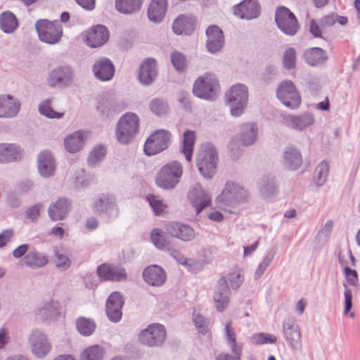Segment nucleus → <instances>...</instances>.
Here are the masks:
<instances>
[{"instance_id": "nucleus-48", "label": "nucleus", "mask_w": 360, "mask_h": 360, "mask_svg": "<svg viewBox=\"0 0 360 360\" xmlns=\"http://www.w3.org/2000/svg\"><path fill=\"white\" fill-rule=\"evenodd\" d=\"M107 153L105 146L103 145H96L89 153L87 161L89 165L91 167L96 166L100 162H101Z\"/></svg>"}, {"instance_id": "nucleus-3", "label": "nucleus", "mask_w": 360, "mask_h": 360, "mask_svg": "<svg viewBox=\"0 0 360 360\" xmlns=\"http://www.w3.org/2000/svg\"><path fill=\"white\" fill-rule=\"evenodd\" d=\"M182 173L181 164L176 160L172 161L160 169L156 176V184L164 190L173 189L179 184Z\"/></svg>"}, {"instance_id": "nucleus-55", "label": "nucleus", "mask_w": 360, "mask_h": 360, "mask_svg": "<svg viewBox=\"0 0 360 360\" xmlns=\"http://www.w3.org/2000/svg\"><path fill=\"white\" fill-rule=\"evenodd\" d=\"M283 67L286 70H291L296 65V51L293 48L287 49L283 56Z\"/></svg>"}, {"instance_id": "nucleus-62", "label": "nucleus", "mask_w": 360, "mask_h": 360, "mask_svg": "<svg viewBox=\"0 0 360 360\" xmlns=\"http://www.w3.org/2000/svg\"><path fill=\"white\" fill-rule=\"evenodd\" d=\"M309 32L311 35H313L316 38H323L319 25L314 19H311L309 22Z\"/></svg>"}, {"instance_id": "nucleus-41", "label": "nucleus", "mask_w": 360, "mask_h": 360, "mask_svg": "<svg viewBox=\"0 0 360 360\" xmlns=\"http://www.w3.org/2000/svg\"><path fill=\"white\" fill-rule=\"evenodd\" d=\"M259 190L265 197L274 195L278 190L276 177L271 175L263 176L259 183Z\"/></svg>"}, {"instance_id": "nucleus-35", "label": "nucleus", "mask_w": 360, "mask_h": 360, "mask_svg": "<svg viewBox=\"0 0 360 360\" xmlns=\"http://www.w3.org/2000/svg\"><path fill=\"white\" fill-rule=\"evenodd\" d=\"M257 137V126L255 123H245L240 126V139L244 146L253 144Z\"/></svg>"}, {"instance_id": "nucleus-7", "label": "nucleus", "mask_w": 360, "mask_h": 360, "mask_svg": "<svg viewBox=\"0 0 360 360\" xmlns=\"http://www.w3.org/2000/svg\"><path fill=\"white\" fill-rule=\"evenodd\" d=\"M35 28L39 39L49 44H57L63 36V27L58 21L38 20L35 23Z\"/></svg>"}, {"instance_id": "nucleus-34", "label": "nucleus", "mask_w": 360, "mask_h": 360, "mask_svg": "<svg viewBox=\"0 0 360 360\" xmlns=\"http://www.w3.org/2000/svg\"><path fill=\"white\" fill-rule=\"evenodd\" d=\"M38 169L39 174L44 177H49L53 174L55 161L50 152L45 150L39 155Z\"/></svg>"}, {"instance_id": "nucleus-16", "label": "nucleus", "mask_w": 360, "mask_h": 360, "mask_svg": "<svg viewBox=\"0 0 360 360\" xmlns=\"http://www.w3.org/2000/svg\"><path fill=\"white\" fill-rule=\"evenodd\" d=\"M96 273L101 281L120 282L125 281L127 276L124 268L107 263L99 265Z\"/></svg>"}, {"instance_id": "nucleus-1", "label": "nucleus", "mask_w": 360, "mask_h": 360, "mask_svg": "<svg viewBox=\"0 0 360 360\" xmlns=\"http://www.w3.org/2000/svg\"><path fill=\"white\" fill-rule=\"evenodd\" d=\"M140 119L131 112L124 113L119 119L116 129L115 137L117 141L124 145L130 143L139 131Z\"/></svg>"}, {"instance_id": "nucleus-9", "label": "nucleus", "mask_w": 360, "mask_h": 360, "mask_svg": "<svg viewBox=\"0 0 360 360\" xmlns=\"http://www.w3.org/2000/svg\"><path fill=\"white\" fill-rule=\"evenodd\" d=\"M275 22L281 32L288 36H294L300 25L295 15L286 7L279 6L275 13Z\"/></svg>"}, {"instance_id": "nucleus-4", "label": "nucleus", "mask_w": 360, "mask_h": 360, "mask_svg": "<svg viewBox=\"0 0 360 360\" xmlns=\"http://www.w3.org/2000/svg\"><path fill=\"white\" fill-rule=\"evenodd\" d=\"M231 114L234 117L241 115L248 102V90L245 84H237L232 86L225 95Z\"/></svg>"}, {"instance_id": "nucleus-27", "label": "nucleus", "mask_w": 360, "mask_h": 360, "mask_svg": "<svg viewBox=\"0 0 360 360\" xmlns=\"http://www.w3.org/2000/svg\"><path fill=\"white\" fill-rule=\"evenodd\" d=\"M109 36V31L105 25H95L86 36V44L92 48L101 46L108 41Z\"/></svg>"}, {"instance_id": "nucleus-22", "label": "nucleus", "mask_w": 360, "mask_h": 360, "mask_svg": "<svg viewBox=\"0 0 360 360\" xmlns=\"http://www.w3.org/2000/svg\"><path fill=\"white\" fill-rule=\"evenodd\" d=\"M231 290L225 277H221L215 288L213 299L218 311H223L228 306L230 300Z\"/></svg>"}, {"instance_id": "nucleus-38", "label": "nucleus", "mask_w": 360, "mask_h": 360, "mask_svg": "<svg viewBox=\"0 0 360 360\" xmlns=\"http://www.w3.org/2000/svg\"><path fill=\"white\" fill-rule=\"evenodd\" d=\"M172 30L176 34L189 35L193 32L194 26L189 18L181 15L174 20Z\"/></svg>"}, {"instance_id": "nucleus-2", "label": "nucleus", "mask_w": 360, "mask_h": 360, "mask_svg": "<svg viewBox=\"0 0 360 360\" xmlns=\"http://www.w3.org/2000/svg\"><path fill=\"white\" fill-rule=\"evenodd\" d=\"M217 162L218 154L215 146L210 143H202L196 157V165L200 174L206 179H211L216 173Z\"/></svg>"}, {"instance_id": "nucleus-37", "label": "nucleus", "mask_w": 360, "mask_h": 360, "mask_svg": "<svg viewBox=\"0 0 360 360\" xmlns=\"http://www.w3.org/2000/svg\"><path fill=\"white\" fill-rule=\"evenodd\" d=\"M64 144L65 149L69 153H75L78 152L84 144L83 132L77 131L68 136L64 141Z\"/></svg>"}, {"instance_id": "nucleus-44", "label": "nucleus", "mask_w": 360, "mask_h": 360, "mask_svg": "<svg viewBox=\"0 0 360 360\" xmlns=\"http://www.w3.org/2000/svg\"><path fill=\"white\" fill-rule=\"evenodd\" d=\"M59 303L51 301L37 310V314L43 321L56 318L59 314Z\"/></svg>"}, {"instance_id": "nucleus-10", "label": "nucleus", "mask_w": 360, "mask_h": 360, "mask_svg": "<svg viewBox=\"0 0 360 360\" xmlns=\"http://www.w3.org/2000/svg\"><path fill=\"white\" fill-rule=\"evenodd\" d=\"M247 191L238 184L228 182L221 193L217 198V205L221 207L231 206L246 200Z\"/></svg>"}, {"instance_id": "nucleus-25", "label": "nucleus", "mask_w": 360, "mask_h": 360, "mask_svg": "<svg viewBox=\"0 0 360 360\" xmlns=\"http://www.w3.org/2000/svg\"><path fill=\"white\" fill-rule=\"evenodd\" d=\"M158 75L157 62L154 58H146L140 65L138 79L144 85L151 84Z\"/></svg>"}, {"instance_id": "nucleus-52", "label": "nucleus", "mask_w": 360, "mask_h": 360, "mask_svg": "<svg viewBox=\"0 0 360 360\" xmlns=\"http://www.w3.org/2000/svg\"><path fill=\"white\" fill-rule=\"evenodd\" d=\"M333 221L328 220L326 222L324 227L318 232V233L314 239L315 243H317L321 245H325L330 236V233L333 230Z\"/></svg>"}, {"instance_id": "nucleus-54", "label": "nucleus", "mask_w": 360, "mask_h": 360, "mask_svg": "<svg viewBox=\"0 0 360 360\" xmlns=\"http://www.w3.org/2000/svg\"><path fill=\"white\" fill-rule=\"evenodd\" d=\"M150 109L154 114L162 116L167 113L168 105L164 100L155 98L151 101Z\"/></svg>"}, {"instance_id": "nucleus-60", "label": "nucleus", "mask_w": 360, "mask_h": 360, "mask_svg": "<svg viewBox=\"0 0 360 360\" xmlns=\"http://www.w3.org/2000/svg\"><path fill=\"white\" fill-rule=\"evenodd\" d=\"M41 207V204H36L28 208L25 212V217L30 219L32 222L37 221L39 216V210Z\"/></svg>"}, {"instance_id": "nucleus-8", "label": "nucleus", "mask_w": 360, "mask_h": 360, "mask_svg": "<svg viewBox=\"0 0 360 360\" xmlns=\"http://www.w3.org/2000/svg\"><path fill=\"white\" fill-rule=\"evenodd\" d=\"M74 80V71L68 65H58L48 72L46 82L51 88L65 89Z\"/></svg>"}, {"instance_id": "nucleus-47", "label": "nucleus", "mask_w": 360, "mask_h": 360, "mask_svg": "<svg viewBox=\"0 0 360 360\" xmlns=\"http://www.w3.org/2000/svg\"><path fill=\"white\" fill-rule=\"evenodd\" d=\"M329 165L326 161H322L318 165L314 176V181L317 186H323L328 176Z\"/></svg>"}, {"instance_id": "nucleus-49", "label": "nucleus", "mask_w": 360, "mask_h": 360, "mask_svg": "<svg viewBox=\"0 0 360 360\" xmlns=\"http://www.w3.org/2000/svg\"><path fill=\"white\" fill-rule=\"evenodd\" d=\"M104 349L99 345L91 346L85 349L80 355L81 360H101Z\"/></svg>"}, {"instance_id": "nucleus-45", "label": "nucleus", "mask_w": 360, "mask_h": 360, "mask_svg": "<svg viewBox=\"0 0 360 360\" xmlns=\"http://www.w3.org/2000/svg\"><path fill=\"white\" fill-rule=\"evenodd\" d=\"M76 326L78 332L84 336L91 335L94 332L96 327L93 319L83 316L77 318Z\"/></svg>"}, {"instance_id": "nucleus-28", "label": "nucleus", "mask_w": 360, "mask_h": 360, "mask_svg": "<svg viewBox=\"0 0 360 360\" xmlns=\"http://www.w3.org/2000/svg\"><path fill=\"white\" fill-rule=\"evenodd\" d=\"M20 102L12 96H0V117L11 118L17 115L20 108Z\"/></svg>"}, {"instance_id": "nucleus-24", "label": "nucleus", "mask_w": 360, "mask_h": 360, "mask_svg": "<svg viewBox=\"0 0 360 360\" xmlns=\"http://www.w3.org/2000/svg\"><path fill=\"white\" fill-rule=\"evenodd\" d=\"M233 13L242 19L252 20L260 15V6L257 0H243L233 7Z\"/></svg>"}, {"instance_id": "nucleus-59", "label": "nucleus", "mask_w": 360, "mask_h": 360, "mask_svg": "<svg viewBox=\"0 0 360 360\" xmlns=\"http://www.w3.org/2000/svg\"><path fill=\"white\" fill-rule=\"evenodd\" d=\"M229 279L231 286L233 290H237L243 282V278L239 271H235L229 274Z\"/></svg>"}, {"instance_id": "nucleus-53", "label": "nucleus", "mask_w": 360, "mask_h": 360, "mask_svg": "<svg viewBox=\"0 0 360 360\" xmlns=\"http://www.w3.org/2000/svg\"><path fill=\"white\" fill-rule=\"evenodd\" d=\"M278 75L276 67L274 64H267L260 75V81L269 84L276 79Z\"/></svg>"}, {"instance_id": "nucleus-61", "label": "nucleus", "mask_w": 360, "mask_h": 360, "mask_svg": "<svg viewBox=\"0 0 360 360\" xmlns=\"http://www.w3.org/2000/svg\"><path fill=\"white\" fill-rule=\"evenodd\" d=\"M227 344L229 345L231 352L233 353V355L235 356H238L240 359L243 350L242 344L238 343L236 342V339H231V341L227 342Z\"/></svg>"}, {"instance_id": "nucleus-40", "label": "nucleus", "mask_w": 360, "mask_h": 360, "mask_svg": "<svg viewBox=\"0 0 360 360\" xmlns=\"http://www.w3.org/2000/svg\"><path fill=\"white\" fill-rule=\"evenodd\" d=\"M15 15L11 11H5L0 15V29L5 33H12L18 27Z\"/></svg>"}, {"instance_id": "nucleus-19", "label": "nucleus", "mask_w": 360, "mask_h": 360, "mask_svg": "<svg viewBox=\"0 0 360 360\" xmlns=\"http://www.w3.org/2000/svg\"><path fill=\"white\" fill-rule=\"evenodd\" d=\"M165 232L172 237L184 242L193 240L195 237L194 229L189 225L176 221L168 222L165 225Z\"/></svg>"}, {"instance_id": "nucleus-14", "label": "nucleus", "mask_w": 360, "mask_h": 360, "mask_svg": "<svg viewBox=\"0 0 360 360\" xmlns=\"http://www.w3.org/2000/svg\"><path fill=\"white\" fill-rule=\"evenodd\" d=\"M126 108V103L112 94H105L98 101L97 110L104 117H110Z\"/></svg>"}, {"instance_id": "nucleus-32", "label": "nucleus", "mask_w": 360, "mask_h": 360, "mask_svg": "<svg viewBox=\"0 0 360 360\" xmlns=\"http://www.w3.org/2000/svg\"><path fill=\"white\" fill-rule=\"evenodd\" d=\"M303 56L306 63L312 67L321 66L328 59L326 51L319 47H312L305 50Z\"/></svg>"}, {"instance_id": "nucleus-56", "label": "nucleus", "mask_w": 360, "mask_h": 360, "mask_svg": "<svg viewBox=\"0 0 360 360\" xmlns=\"http://www.w3.org/2000/svg\"><path fill=\"white\" fill-rule=\"evenodd\" d=\"M53 252L56 257V266L60 269L61 270H66L67 269H68L71 264L70 259L67 256L59 253L57 247L54 248Z\"/></svg>"}, {"instance_id": "nucleus-64", "label": "nucleus", "mask_w": 360, "mask_h": 360, "mask_svg": "<svg viewBox=\"0 0 360 360\" xmlns=\"http://www.w3.org/2000/svg\"><path fill=\"white\" fill-rule=\"evenodd\" d=\"M275 255L276 251L274 249L269 250L259 265H261L264 269L266 270L271 263Z\"/></svg>"}, {"instance_id": "nucleus-12", "label": "nucleus", "mask_w": 360, "mask_h": 360, "mask_svg": "<svg viewBox=\"0 0 360 360\" xmlns=\"http://www.w3.org/2000/svg\"><path fill=\"white\" fill-rule=\"evenodd\" d=\"M28 343L33 355L39 359L46 356L51 349V344L46 334L39 329H34L31 332Z\"/></svg>"}, {"instance_id": "nucleus-5", "label": "nucleus", "mask_w": 360, "mask_h": 360, "mask_svg": "<svg viewBox=\"0 0 360 360\" xmlns=\"http://www.w3.org/2000/svg\"><path fill=\"white\" fill-rule=\"evenodd\" d=\"M165 327L160 323H152L139 334V342L148 347L158 348L163 346L166 340Z\"/></svg>"}, {"instance_id": "nucleus-26", "label": "nucleus", "mask_w": 360, "mask_h": 360, "mask_svg": "<svg viewBox=\"0 0 360 360\" xmlns=\"http://www.w3.org/2000/svg\"><path fill=\"white\" fill-rule=\"evenodd\" d=\"M71 210V201L67 198H60L50 205L48 214L52 221L65 219Z\"/></svg>"}, {"instance_id": "nucleus-6", "label": "nucleus", "mask_w": 360, "mask_h": 360, "mask_svg": "<svg viewBox=\"0 0 360 360\" xmlns=\"http://www.w3.org/2000/svg\"><path fill=\"white\" fill-rule=\"evenodd\" d=\"M219 84L215 77L206 73L198 77L193 84V93L200 98L214 101L217 96Z\"/></svg>"}, {"instance_id": "nucleus-18", "label": "nucleus", "mask_w": 360, "mask_h": 360, "mask_svg": "<svg viewBox=\"0 0 360 360\" xmlns=\"http://www.w3.org/2000/svg\"><path fill=\"white\" fill-rule=\"evenodd\" d=\"M124 304V300L120 292L115 291L109 295L105 302V313L110 321L117 323L120 321Z\"/></svg>"}, {"instance_id": "nucleus-29", "label": "nucleus", "mask_w": 360, "mask_h": 360, "mask_svg": "<svg viewBox=\"0 0 360 360\" xmlns=\"http://www.w3.org/2000/svg\"><path fill=\"white\" fill-rule=\"evenodd\" d=\"M144 281L151 286L162 285L167 278L165 270L158 265L147 266L143 271Z\"/></svg>"}, {"instance_id": "nucleus-39", "label": "nucleus", "mask_w": 360, "mask_h": 360, "mask_svg": "<svg viewBox=\"0 0 360 360\" xmlns=\"http://www.w3.org/2000/svg\"><path fill=\"white\" fill-rule=\"evenodd\" d=\"M23 259L25 264L32 269L43 267L48 263L46 255L36 250L28 252Z\"/></svg>"}, {"instance_id": "nucleus-57", "label": "nucleus", "mask_w": 360, "mask_h": 360, "mask_svg": "<svg viewBox=\"0 0 360 360\" xmlns=\"http://www.w3.org/2000/svg\"><path fill=\"white\" fill-rule=\"evenodd\" d=\"M146 199L155 215H160L164 211L165 206L162 202L158 199L154 195H148L146 196Z\"/></svg>"}, {"instance_id": "nucleus-31", "label": "nucleus", "mask_w": 360, "mask_h": 360, "mask_svg": "<svg viewBox=\"0 0 360 360\" xmlns=\"http://www.w3.org/2000/svg\"><path fill=\"white\" fill-rule=\"evenodd\" d=\"M23 150L14 143H0V163H8L22 159Z\"/></svg>"}, {"instance_id": "nucleus-15", "label": "nucleus", "mask_w": 360, "mask_h": 360, "mask_svg": "<svg viewBox=\"0 0 360 360\" xmlns=\"http://www.w3.org/2000/svg\"><path fill=\"white\" fill-rule=\"evenodd\" d=\"M93 209L99 214H104L109 218H116L119 214L116 198L115 195L103 193L94 200Z\"/></svg>"}, {"instance_id": "nucleus-50", "label": "nucleus", "mask_w": 360, "mask_h": 360, "mask_svg": "<svg viewBox=\"0 0 360 360\" xmlns=\"http://www.w3.org/2000/svg\"><path fill=\"white\" fill-rule=\"evenodd\" d=\"M172 64L179 72H184L187 68V58L181 52L174 51L170 54Z\"/></svg>"}, {"instance_id": "nucleus-21", "label": "nucleus", "mask_w": 360, "mask_h": 360, "mask_svg": "<svg viewBox=\"0 0 360 360\" xmlns=\"http://www.w3.org/2000/svg\"><path fill=\"white\" fill-rule=\"evenodd\" d=\"M92 70L96 79L107 82L114 77L115 68L111 60L106 57H101L95 60Z\"/></svg>"}, {"instance_id": "nucleus-11", "label": "nucleus", "mask_w": 360, "mask_h": 360, "mask_svg": "<svg viewBox=\"0 0 360 360\" xmlns=\"http://www.w3.org/2000/svg\"><path fill=\"white\" fill-rule=\"evenodd\" d=\"M171 134L165 129H158L147 139L143 150L146 155H156L167 148Z\"/></svg>"}, {"instance_id": "nucleus-30", "label": "nucleus", "mask_w": 360, "mask_h": 360, "mask_svg": "<svg viewBox=\"0 0 360 360\" xmlns=\"http://www.w3.org/2000/svg\"><path fill=\"white\" fill-rule=\"evenodd\" d=\"M302 163V156L299 149L293 146L286 147L283 151L282 164L285 169L297 170Z\"/></svg>"}, {"instance_id": "nucleus-46", "label": "nucleus", "mask_w": 360, "mask_h": 360, "mask_svg": "<svg viewBox=\"0 0 360 360\" xmlns=\"http://www.w3.org/2000/svg\"><path fill=\"white\" fill-rule=\"evenodd\" d=\"M51 98L43 101L38 107L39 112L49 119H60L64 116V112H58L51 108Z\"/></svg>"}, {"instance_id": "nucleus-20", "label": "nucleus", "mask_w": 360, "mask_h": 360, "mask_svg": "<svg viewBox=\"0 0 360 360\" xmlns=\"http://www.w3.org/2000/svg\"><path fill=\"white\" fill-rule=\"evenodd\" d=\"M188 200L195 208L196 213H200L211 205V196L200 184L194 186L188 192Z\"/></svg>"}, {"instance_id": "nucleus-42", "label": "nucleus", "mask_w": 360, "mask_h": 360, "mask_svg": "<svg viewBox=\"0 0 360 360\" xmlns=\"http://www.w3.org/2000/svg\"><path fill=\"white\" fill-rule=\"evenodd\" d=\"M195 142V131L186 130L183 134L181 152L185 155L187 161L192 160L193 146Z\"/></svg>"}, {"instance_id": "nucleus-43", "label": "nucleus", "mask_w": 360, "mask_h": 360, "mask_svg": "<svg viewBox=\"0 0 360 360\" xmlns=\"http://www.w3.org/2000/svg\"><path fill=\"white\" fill-rule=\"evenodd\" d=\"M286 122L290 124L292 128L302 130L313 124L314 118L311 114L307 113L299 117L288 116Z\"/></svg>"}, {"instance_id": "nucleus-23", "label": "nucleus", "mask_w": 360, "mask_h": 360, "mask_svg": "<svg viewBox=\"0 0 360 360\" xmlns=\"http://www.w3.org/2000/svg\"><path fill=\"white\" fill-rule=\"evenodd\" d=\"M206 48L211 53L220 51L224 44V36L222 30L217 25L209 26L205 32Z\"/></svg>"}, {"instance_id": "nucleus-63", "label": "nucleus", "mask_w": 360, "mask_h": 360, "mask_svg": "<svg viewBox=\"0 0 360 360\" xmlns=\"http://www.w3.org/2000/svg\"><path fill=\"white\" fill-rule=\"evenodd\" d=\"M345 290L344 292L345 295V313H347L350 311L352 307V294L351 290L347 288V285L344 284Z\"/></svg>"}, {"instance_id": "nucleus-58", "label": "nucleus", "mask_w": 360, "mask_h": 360, "mask_svg": "<svg viewBox=\"0 0 360 360\" xmlns=\"http://www.w3.org/2000/svg\"><path fill=\"white\" fill-rule=\"evenodd\" d=\"M168 254L172 257L178 263L184 265V266H191V264L188 262H191V259H188L185 257L179 250L173 249V248H167Z\"/></svg>"}, {"instance_id": "nucleus-36", "label": "nucleus", "mask_w": 360, "mask_h": 360, "mask_svg": "<svg viewBox=\"0 0 360 360\" xmlns=\"http://www.w3.org/2000/svg\"><path fill=\"white\" fill-rule=\"evenodd\" d=\"M143 0H115L116 10L124 15H133L138 13L141 8Z\"/></svg>"}, {"instance_id": "nucleus-51", "label": "nucleus", "mask_w": 360, "mask_h": 360, "mask_svg": "<svg viewBox=\"0 0 360 360\" xmlns=\"http://www.w3.org/2000/svg\"><path fill=\"white\" fill-rule=\"evenodd\" d=\"M150 239L154 245L159 249H163L169 244L167 236L158 229H155L151 231Z\"/></svg>"}, {"instance_id": "nucleus-17", "label": "nucleus", "mask_w": 360, "mask_h": 360, "mask_svg": "<svg viewBox=\"0 0 360 360\" xmlns=\"http://www.w3.org/2000/svg\"><path fill=\"white\" fill-rule=\"evenodd\" d=\"M283 332L291 348L293 349L302 348L301 332L295 318L288 317L283 321Z\"/></svg>"}, {"instance_id": "nucleus-33", "label": "nucleus", "mask_w": 360, "mask_h": 360, "mask_svg": "<svg viewBox=\"0 0 360 360\" xmlns=\"http://www.w3.org/2000/svg\"><path fill=\"white\" fill-rule=\"evenodd\" d=\"M167 10V0H152L148 8V16L150 21L160 22Z\"/></svg>"}, {"instance_id": "nucleus-13", "label": "nucleus", "mask_w": 360, "mask_h": 360, "mask_svg": "<svg viewBox=\"0 0 360 360\" xmlns=\"http://www.w3.org/2000/svg\"><path fill=\"white\" fill-rule=\"evenodd\" d=\"M276 96L283 105L291 109L298 108L301 102L295 85L290 80L283 81L278 86Z\"/></svg>"}]
</instances>
